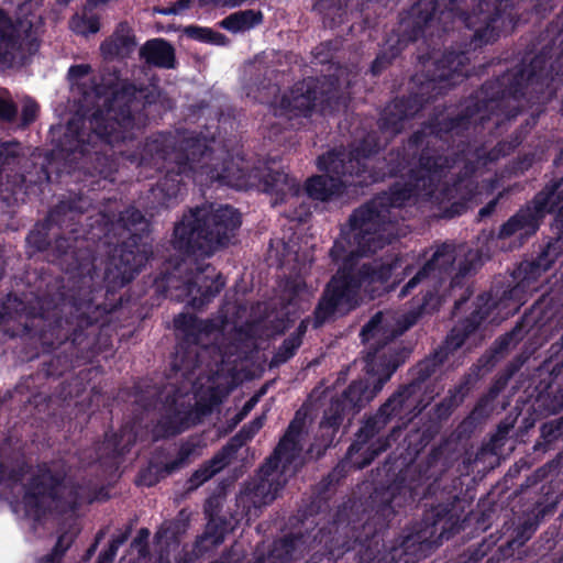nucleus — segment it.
Returning a JSON list of instances; mask_svg holds the SVG:
<instances>
[{"label":"nucleus","mask_w":563,"mask_h":563,"mask_svg":"<svg viewBox=\"0 0 563 563\" xmlns=\"http://www.w3.org/2000/svg\"><path fill=\"white\" fill-rule=\"evenodd\" d=\"M483 90L484 100L470 99L454 117L431 115L401 145L388 152L384 166L367 175L368 185L408 173L424 148L440 156H452V152L445 154L442 146H437L440 142L448 147L450 141L456 144L461 141L485 144L470 137L472 124L474 131L479 126L481 131L489 134H501L525 108L536 107V112L540 113L556 95L548 59L542 55H536L529 64H522L496 81L485 82Z\"/></svg>","instance_id":"f257e3e1"},{"label":"nucleus","mask_w":563,"mask_h":563,"mask_svg":"<svg viewBox=\"0 0 563 563\" xmlns=\"http://www.w3.org/2000/svg\"><path fill=\"white\" fill-rule=\"evenodd\" d=\"M521 142L520 132H516L510 140H501L490 148L461 141L452 147V156L424 148L406 181H396L387 191L354 209L346 223L397 236V222L390 219V209L402 208L419 198L435 203L441 219L460 217L478 195L476 173L510 155Z\"/></svg>","instance_id":"f03ea898"},{"label":"nucleus","mask_w":563,"mask_h":563,"mask_svg":"<svg viewBox=\"0 0 563 563\" xmlns=\"http://www.w3.org/2000/svg\"><path fill=\"white\" fill-rule=\"evenodd\" d=\"M73 217V352L77 358L91 360L110 343L103 328L110 319L108 316L122 308V297L117 298V290L131 283L147 263L152 251L144 240L150 233V222L142 211L130 206L119 213L118 225L128 236L110 257L103 276L104 286L93 285L92 276H77L75 271L90 273L95 256L88 253L79 262V236L74 228Z\"/></svg>","instance_id":"7ed1b4c3"},{"label":"nucleus","mask_w":563,"mask_h":563,"mask_svg":"<svg viewBox=\"0 0 563 563\" xmlns=\"http://www.w3.org/2000/svg\"><path fill=\"white\" fill-rule=\"evenodd\" d=\"M454 14L461 24L474 31L470 43L465 44L468 48H449L437 58L432 47L427 53V59H433L431 67L424 65V71L411 77L409 93L394 98L380 111L377 125L382 133L391 137L401 133L406 121L468 77L470 49L496 42L517 22L512 0H456Z\"/></svg>","instance_id":"20e7f679"},{"label":"nucleus","mask_w":563,"mask_h":563,"mask_svg":"<svg viewBox=\"0 0 563 563\" xmlns=\"http://www.w3.org/2000/svg\"><path fill=\"white\" fill-rule=\"evenodd\" d=\"M396 238L347 223L341 225L340 234L329 251L331 262L338 269L325 285L313 310L314 329L322 327L339 310L354 309L362 286L385 285L389 282L401 267V258L397 254L385 261L364 263L361 266L358 263L362 257H368L391 244Z\"/></svg>","instance_id":"39448f33"},{"label":"nucleus","mask_w":563,"mask_h":563,"mask_svg":"<svg viewBox=\"0 0 563 563\" xmlns=\"http://www.w3.org/2000/svg\"><path fill=\"white\" fill-rule=\"evenodd\" d=\"M455 247L443 243L437 247L418 272L401 287L399 297L405 298L416 289L419 291L411 298L409 310L395 320L389 313L377 311L362 328L364 340L379 338L380 340L396 339L413 327L426 316L438 312L444 302L443 288L448 279L450 286L460 277H465L472 271L467 260L459 263L455 271Z\"/></svg>","instance_id":"423d86ee"},{"label":"nucleus","mask_w":563,"mask_h":563,"mask_svg":"<svg viewBox=\"0 0 563 563\" xmlns=\"http://www.w3.org/2000/svg\"><path fill=\"white\" fill-rule=\"evenodd\" d=\"M208 154V144L203 140L159 132L145 140L141 150L131 155V162L136 164L139 175L145 179L164 172L155 190L162 195V203L168 207L178 197L184 177L191 178L199 173Z\"/></svg>","instance_id":"0eeeda50"},{"label":"nucleus","mask_w":563,"mask_h":563,"mask_svg":"<svg viewBox=\"0 0 563 563\" xmlns=\"http://www.w3.org/2000/svg\"><path fill=\"white\" fill-rule=\"evenodd\" d=\"M360 336L363 343L373 342L371 349L374 351L368 352L366 357L367 377L352 380L340 396L331 399L329 407L324 410L319 428L329 435V443L332 442L344 419L350 420L365 408L412 352L411 347L402 344L385 349L395 339L364 340L362 332Z\"/></svg>","instance_id":"6e6552de"},{"label":"nucleus","mask_w":563,"mask_h":563,"mask_svg":"<svg viewBox=\"0 0 563 563\" xmlns=\"http://www.w3.org/2000/svg\"><path fill=\"white\" fill-rule=\"evenodd\" d=\"M241 224L242 214L232 206H197L175 223L170 244L184 257L209 258L229 246Z\"/></svg>","instance_id":"1a4fd4ad"},{"label":"nucleus","mask_w":563,"mask_h":563,"mask_svg":"<svg viewBox=\"0 0 563 563\" xmlns=\"http://www.w3.org/2000/svg\"><path fill=\"white\" fill-rule=\"evenodd\" d=\"M97 97L110 95L103 107L96 109L90 119L92 134L102 143L114 146L131 137L134 113L156 102L157 93L147 87H136L133 82L104 88L96 85Z\"/></svg>","instance_id":"9d476101"},{"label":"nucleus","mask_w":563,"mask_h":563,"mask_svg":"<svg viewBox=\"0 0 563 563\" xmlns=\"http://www.w3.org/2000/svg\"><path fill=\"white\" fill-rule=\"evenodd\" d=\"M209 153L199 167L200 174H206L212 181H218L235 189L252 187L273 197V205H282L288 198L297 197L300 188L296 178L284 170L268 166L249 168L244 159L235 161L228 153L221 163H212L214 150L208 145Z\"/></svg>","instance_id":"9b49d317"},{"label":"nucleus","mask_w":563,"mask_h":563,"mask_svg":"<svg viewBox=\"0 0 563 563\" xmlns=\"http://www.w3.org/2000/svg\"><path fill=\"white\" fill-rule=\"evenodd\" d=\"M456 0H418L399 13L398 25L387 34L384 44L372 62L373 76L382 75L401 54L409 43L418 41L431 29L434 18L439 22L446 19L457 20Z\"/></svg>","instance_id":"f8f14e48"},{"label":"nucleus","mask_w":563,"mask_h":563,"mask_svg":"<svg viewBox=\"0 0 563 563\" xmlns=\"http://www.w3.org/2000/svg\"><path fill=\"white\" fill-rule=\"evenodd\" d=\"M496 305L497 303L490 294L484 292L478 295L475 302V309L470 313V316L457 322L451 333L446 336L444 346L435 350L409 369V383L405 384L407 388L423 398L427 382L448 360L449 352H453L462 347L466 339L490 316L493 310L496 308Z\"/></svg>","instance_id":"ddd939ff"},{"label":"nucleus","mask_w":563,"mask_h":563,"mask_svg":"<svg viewBox=\"0 0 563 563\" xmlns=\"http://www.w3.org/2000/svg\"><path fill=\"white\" fill-rule=\"evenodd\" d=\"M347 108V99L333 82L308 77L297 81L278 101L282 114L309 118L313 112L334 115Z\"/></svg>","instance_id":"4468645a"},{"label":"nucleus","mask_w":563,"mask_h":563,"mask_svg":"<svg viewBox=\"0 0 563 563\" xmlns=\"http://www.w3.org/2000/svg\"><path fill=\"white\" fill-rule=\"evenodd\" d=\"M175 329L181 333L172 362L173 369L183 375L194 374L203 364V354L216 346L210 335L218 330L211 319H199L195 314L180 313L174 319Z\"/></svg>","instance_id":"2eb2a0df"},{"label":"nucleus","mask_w":563,"mask_h":563,"mask_svg":"<svg viewBox=\"0 0 563 563\" xmlns=\"http://www.w3.org/2000/svg\"><path fill=\"white\" fill-rule=\"evenodd\" d=\"M423 408V398L407 388L405 384L400 385L377 409L389 423L395 420V424L386 435L378 438L367 449L366 456L358 466L367 467L377 456L386 452L394 442L398 441L402 431Z\"/></svg>","instance_id":"dca6fc26"},{"label":"nucleus","mask_w":563,"mask_h":563,"mask_svg":"<svg viewBox=\"0 0 563 563\" xmlns=\"http://www.w3.org/2000/svg\"><path fill=\"white\" fill-rule=\"evenodd\" d=\"M385 145L378 133L372 131L347 152L333 150L320 155L317 165L321 172L353 176L356 178L354 184L363 188L368 186L367 175L373 170L368 165L369 158L378 154Z\"/></svg>","instance_id":"f3484780"},{"label":"nucleus","mask_w":563,"mask_h":563,"mask_svg":"<svg viewBox=\"0 0 563 563\" xmlns=\"http://www.w3.org/2000/svg\"><path fill=\"white\" fill-rule=\"evenodd\" d=\"M63 477L54 475L47 467L32 473L25 486L21 505L26 517L41 520L46 516H59L66 511Z\"/></svg>","instance_id":"a211bd4d"},{"label":"nucleus","mask_w":563,"mask_h":563,"mask_svg":"<svg viewBox=\"0 0 563 563\" xmlns=\"http://www.w3.org/2000/svg\"><path fill=\"white\" fill-rule=\"evenodd\" d=\"M562 186L563 177L548 183L530 202L521 207L500 225L497 238L504 240L516 233L526 236L536 234L545 214L555 212L556 202L554 200L558 199Z\"/></svg>","instance_id":"6ab92c4d"},{"label":"nucleus","mask_w":563,"mask_h":563,"mask_svg":"<svg viewBox=\"0 0 563 563\" xmlns=\"http://www.w3.org/2000/svg\"><path fill=\"white\" fill-rule=\"evenodd\" d=\"M556 509V503H542L537 500L531 509V514H528L527 519L520 525L517 530V536L512 541L507 542L508 548H511L512 543L519 541V544H523L525 541L529 540L533 532L537 530L541 520L547 516L553 515ZM493 551V543L482 541L474 548H468L467 552L459 558L455 563H482L483 560ZM509 549H505L503 545L498 547L490 556H488L485 563H514V560L509 558Z\"/></svg>","instance_id":"aec40b11"},{"label":"nucleus","mask_w":563,"mask_h":563,"mask_svg":"<svg viewBox=\"0 0 563 563\" xmlns=\"http://www.w3.org/2000/svg\"><path fill=\"white\" fill-rule=\"evenodd\" d=\"M225 282L222 275L216 273V268L208 264L202 267L194 279L185 284V290L190 297L189 303L195 309L207 306L224 288Z\"/></svg>","instance_id":"412c9836"},{"label":"nucleus","mask_w":563,"mask_h":563,"mask_svg":"<svg viewBox=\"0 0 563 563\" xmlns=\"http://www.w3.org/2000/svg\"><path fill=\"white\" fill-rule=\"evenodd\" d=\"M136 431L130 422L118 432H106L103 441L97 446V459L101 464L114 466L128 454L136 442Z\"/></svg>","instance_id":"4be33fe9"},{"label":"nucleus","mask_w":563,"mask_h":563,"mask_svg":"<svg viewBox=\"0 0 563 563\" xmlns=\"http://www.w3.org/2000/svg\"><path fill=\"white\" fill-rule=\"evenodd\" d=\"M389 422L384 418L378 410L375 413L367 416L361 423V427L355 433V439L350 444L346 451V459L356 470H363L358 466L363 459L366 456L367 449L379 438L377 437Z\"/></svg>","instance_id":"5701e85b"},{"label":"nucleus","mask_w":563,"mask_h":563,"mask_svg":"<svg viewBox=\"0 0 563 563\" xmlns=\"http://www.w3.org/2000/svg\"><path fill=\"white\" fill-rule=\"evenodd\" d=\"M324 175H314L306 180L305 190L312 200L329 201L333 197L343 195L350 186L360 187L354 184L356 178L353 176H343L334 173L324 172Z\"/></svg>","instance_id":"b1692460"},{"label":"nucleus","mask_w":563,"mask_h":563,"mask_svg":"<svg viewBox=\"0 0 563 563\" xmlns=\"http://www.w3.org/2000/svg\"><path fill=\"white\" fill-rule=\"evenodd\" d=\"M201 413L203 411L178 404L173 399L159 420V427L166 435H177L195 426L200 420Z\"/></svg>","instance_id":"393cba45"},{"label":"nucleus","mask_w":563,"mask_h":563,"mask_svg":"<svg viewBox=\"0 0 563 563\" xmlns=\"http://www.w3.org/2000/svg\"><path fill=\"white\" fill-rule=\"evenodd\" d=\"M303 420L297 418L289 422L284 435L274 449L272 456L267 460V464L272 471H276L283 461L291 463L299 454L301 450L300 435L303 431Z\"/></svg>","instance_id":"a878e982"},{"label":"nucleus","mask_w":563,"mask_h":563,"mask_svg":"<svg viewBox=\"0 0 563 563\" xmlns=\"http://www.w3.org/2000/svg\"><path fill=\"white\" fill-rule=\"evenodd\" d=\"M140 58L163 69H174L177 65L175 47L162 37L147 40L140 48Z\"/></svg>","instance_id":"bb28decb"},{"label":"nucleus","mask_w":563,"mask_h":563,"mask_svg":"<svg viewBox=\"0 0 563 563\" xmlns=\"http://www.w3.org/2000/svg\"><path fill=\"white\" fill-rule=\"evenodd\" d=\"M274 472L266 463L261 467L258 478L246 485L244 493L255 506L269 505L276 499L280 485L269 479Z\"/></svg>","instance_id":"cd10ccee"},{"label":"nucleus","mask_w":563,"mask_h":563,"mask_svg":"<svg viewBox=\"0 0 563 563\" xmlns=\"http://www.w3.org/2000/svg\"><path fill=\"white\" fill-rule=\"evenodd\" d=\"M477 380L476 375L465 374L459 384L449 389L448 395L435 405L434 416L439 420H446L453 411L464 402Z\"/></svg>","instance_id":"c85d7f7f"},{"label":"nucleus","mask_w":563,"mask_h":563,"mask_svg":"<svg viewBox=\"0 0 563 563\" xmlns=\"http://www.w3.org/2000/svg\"><path fill=\"white\" fill-rule=\"evenodd\" d=\"M190 525V514L186 509L178 511L177 516L165 521L155 533L157 541L165 540L167 545L179 544L181 537L187 532Z\"/></svg>","instance_id":"c756f323"},{"label":"nucleus","mask_w":563,"mask_h":563,"mask_svg":"<svg viewBox=\"0 0 563 563\" xmlns=\"http://www.w3.org/2000/svg\"><path fill=\"white\" fill-rule=\"evenodd\" d=\"M135 45L134 35L122 34L119 33V31H115L101 43L100 52L106 59L125 57L132 53Z\"/></svg>","instance_id":"7c9ffc66"},{"label":"nucleus","mask_w":563,"mask_h":563,"mask_svg":"<svg viewBox=\"0 0 563 563\" xmlns=\"http://www.w3.org/2000/svg\"><path fill=\"white\" fill-rule=\"evenodd\" d=\"M263 22V13L260 10L247 9L231 13L219 25L232 33H238L255 27Z\"/></svg>","instance_id":"2f4dec72"},{"label":"nucleus","mask_w":563,"mask_h":563,"mask_svg":"<svg viewBox=\"0 0 563 563\" xmlns=\"http://www.w3.org/2000/svg\"><path fill=\"white\" fill-rule=\"evenodd\" d=\"M522 339V325L517 324L510 331L498 336L489 349L488 354H485L481 361L484 365H494L498 360L509 351L511 345H516Z\"/></svg>","instance_id":"473e14b6"},{"label":"nucleus","mask_w":563,"mask_h":563,"mask_svg":"<svg viewBox=\"0 0 563 563\" xmlns=\"http://www.w3.org/2000/svg\"><path fill=\"white\" fill-rule=\"evenodd\" d=\"M109 498L106 487H87L84 488L76 484L73 479V518L81 505H90L95 501H104ZM75 522L73 521V540L75 539Z\"/></svg>","instance_id":"72a5a7b5"},{"label":"nucleus","mask_w":563,"mask_h":563,"mask_svg":"<svg viewBox=\"0 0 563 563\" xmlns=\"http://www.w3.org/2000/svg\"><path fill=\"white\" fill-rule=\"evenodd\" d=\"M167 463L151 460L147 465L141 468L136 476V485L153 487L157 485L162 479L172 475L174 472H167Z\"/></svg>","instance_id":"f704fd0d"},{"label":"nucleus","mask_w":563,"mask_h":563,"mask_svg":"<svg viewBox=\"0 0 563 563\" xmlns=\"http://www.w3.org/2000/svg\"><path fill=\"white\" fill-rule=\"evenodd\" d=\"M87 159L91 164V167H87L91 176H99L103 180L113 181V175L117 172V163L111 156L95 151L93 154L87 156Z\"/></svg>","instance_id":"c9c22d12"},{"label":"nucleus","mask_w":563,"mask_h":563,"mask_svg":"<svg viewBox=\"0 0 563 563\" xmlns=\"http://www.w3.org/2000/svg\"><path fill=\"white\" fill-rule=\"evenodd\" d=\"M225 467L224 463L214 454L210 460L202 463L188 478V489H197L207 481Z\"/></svg>","instance_id":"e433bc0d"},{"label":"nucleus","mask_w":563,"mask_h":563,"mask_svg":"<svg viewBox=\"0 0 563 563\" xmlns=\"http://www.w3.org/2000/svg\"><path fill=\"white\" fill-rule=\"evenodd\" d=\"M494 399L489 398L487 394L481 396L471 412L461 422V428L464 430H473L482 424L490 415Z\"/></svg>","instance_id":"4c0bfd02"},{"label":"nucleus","mask_w":563,"mask_h":563,"mask_svg":"<svg viewBox=\"0 0 563 563\" xmlns=\"http://www.w3.org/2000/svg\"><path fill=\"white\" fill-rule=\"evenodd\" d=\"M184 34L191 40L207 44L224 45L228 42L224 34L216 32L210 27L199 25L186 26L184 29Z\"/></svg>","instance_id":"58836bf2"},{"label":"nucleus","mask_w":563,"mask_h":563,"mask_svg":"<svg viewBox=\"0 0 563 563\" xmlns=\"http://www.w3.org/2000/svg\"><path fill=\"white\" fill-rule=\"evenodd\" d=\"M251 438L245 430L240 429L229 441L216 453L227 466L236 453L249 442Z\"/></svg>","instance_id":"ea45409f"},{"label":"nucleus","mask_w":563,"mask_h":563,"mask_svg":"<svg viewBox=\"0 0 563 563\" xmlns=\"http://www.w3.org/2000/svg\"><path fill=\"white\" fill-rule=\"evenodd\" d=\"M199 441L189 439L183 442L178 449L175 460L168 462L167 472H177L189 463V460L199 454Z\"/></svg>","instance_id":"a19ab883"},{"label":"nucleus","mask_w":563,"mask_h":563,"mask_svg":"<svg viewBox=\"0 0 563 563\" xmlns=\"http://www.w3.org/2000/svg\"><path fill=\"white\" fill-rule=\"evenodd\" d=\"M345 477L343 467L335 466L312 488V493L319 496L331 498L335 487L340 484L341 479Z\"/></svg>","instance_id":"79ce46f5"},{"label":"nucleus","mask_w":563,"mask_h":563,"mask_svg":"<svg viewBox=\"0 0 563 563\" xmlns=\"http://www.w3.org/2000/svg\"><path fill=\"white\" fill-rule=\"evenodd\" d=\"M300 346L301 343L295 338H291L290 335L286 338L274 353L271 361V367L280 366L282 364L287 363L296 355Z\"/></svg>","instance_id":"37998d69"},{"label":"nucleus","mask_w":563,"mask_h":563,"mask_svg":"<svg viewBox=\"0 0 563 563\" xmlns=\"http://www.w3.org/2000/svg\"><path fill=\"white\" fill-rule=\"evenodd\" d=\"M228 529L229 522L225 518L211 517L207 522L203 538L210 539L213 544L218 545L224 541Z\"/></svg>","instance_id":"c03bdc74"},{"label":"nucleus","mask_w":563,"mask_h":563,"mask_svg":"<svg viewBox=\"0 0 563 563\" xmlns=\"http://www.w3.org/2000/svg\"><path fill=\"white\" fill-rule=\"evenodd\" d=\"M540 431L545 443L555 441L563 434V417L543 423Z\"/></svg>","instance_id":"a18cd8bd"},{"label":"nucleus","mask_w":563,"mask_h":563,"mask_svg":"<svg viewBox=\"0 0 563 563\" xmlns=\"http://www.w3.org/2000/svg\"><path fill=\"white\" fill-rule=\"evenodd\" d=\"M150 536L151 532L147 528H141L131 542V548L134 549L142 559H145L150 554Z\"/></svg>","instance_id":"49530a36"},{"label":"nucleus","mask_w":563,"mask_h":563,"mask_svg":"<svg viewBox=\"0 0 563 563\" xmlns=\"http://www.w3.org/2000/svg\"><path fill=\"white\" fill-rule=\"evenodd\" d=\"M329 498L316 495L311 492L310 500L306 505L303 516H316L329 508Z\"/></svg>","instance_id":"de8ad7c7"},{"label":"nucleus","mask_w":563,"mask_h":563,"mask_svg":"<svg viewBox=\"0 0 563 563\" xmlns=\"http://www.w3.org/2000/svg\"><path fill=\"white\" fill-rule=\"evenodd\" d=\"M265 390H261V393L253 395L249 400L245 401L243 407L240 409L239 412L234 415V417L231 420L230 428L236 427L244 418L253 410V408L256 406V404L260 400V397L262 394H264Z\"/></svg>","instance_id":"09e8293b"},{"label":"nucleus","mask_w":563,"mask_h":563,"mask_svg":"<svg viewBox=\"0 0 563 563\" xmlns=\"http://www.w3.org/2000/svg\"><path fill=\"white\" fill-rule=\"evenodd\" d=\"M510 379L511 377H508V375L501 371L494 378L488 390L485 394H487L489 398H493L495 400L499 396V394L508 386Z\"/></svg>","instance_id":"8fccbe9b"},{"label":"nucleus","mask_w":563,"mask_h":563,"mask_svg":"<svg viewBox=\"0 0 563 563\" xmlns=\"http://www.w3.org/2000/svg\"><path fill=\"white\" fill-rule=\"evenodd\" d=\"M18 112L15 103L9 96H0V119L11 121Z\"/></svg>","instance_id":"3c124183"},{"label":"nucleus","mask_w":563,"mask_h":563,"mask_svg":"<svg viewBox=\"0 0 563 563\" xmlns=\"http://www.w3.org/2000/svg\"><path fill=\"white\" fill-rule=\"evenodd\" d=\"M37 113H38V104L34 100H32L30 98H25L23 100V106H22L23 124L27 125L31 122H33L37 117Z\"/></svg>","instance_id":"603ef678"},{"label":"nucleus","mask_w":563,"mask_h":563,"mask_svg":"<svg viewBox=\"0 0 563 563\" xmlns=\"http://www.w3.org/2000/svg\"><path fill=\"white\" fill-rule=\"evenodd\" d=\"M265 422V415L254 418L249 423H245L241 429L246 431V434L251 440L258 433Z\"/></svg>","instance_id":"864d4df0"},{"label":"nucleus","mask_w":563,"mask_h":563,"mask_svg":"<svg viewBox=\"0 0 563 563\" xmlns=\"http://www.w3.org/2000/svg\"><path fill=\"white\" fill-rule=\"evenodd\" d=\"M526 361V356L521 354L517 355L506 365L503 372H505L508 375V377L512 378L521 369Z\"/></svg>","instance_id":"5fc2aeb1"},{"label":"nucleus","mask_w":563,"mask_h":563,"mask_svg":"<svg viewBox=\"0 0 563 563\" xmlns=\"http://www.w3.org/2000/svg\"><path fill=\"white\" fill-rule=\"evenodd\" d=\"M118 550L119 549H117L115 545L109 542L108 548L99 553L96 563H113Z\"/></svg>","instance_id":"6e6d98bb"},{"label":"nucleus","mask_w":563,"mask_h":563,"mask_svg":"<svg viewBox=\"0 0 563 563\" xmlns=\"http://www.w3.org/2000/svg\"><path fill=\"white\" fill-rule=\"evenodd\" d=\"M190 4H191L190 0H177V1L173 2L169 8L163 10L162 12L164 14H180L185 10L189 9Z\"/></svg>","instance_id":"4d7b16f0"},{"label":"nucleus","mask_w":563,"mask_h":563,"mask_svg":"<svg viewBox=\"0 0 563 563\" xmlns=\"http://www.w3.org/2000/svg\"><path fill=\"white\" fill-rule=\"evenodd\" d=\"M555 8V0H536L534 10L538 14H545Z\"/></svg>","instance_id":"13d9d810"},{"label":"nucleus","mask_w":563,"mask_h":563,"mask_svg":"<svg viewBox=\"0 0 563 563\" xmlns=\"http://www.w3.org/2000/svg\"><path fill=\"white\" fill-rule=\"evenodd\" d=\"M132 528L131 526H128L124 531L112 536L111 540L109 541L111 544L115 545L117 549H119L122 544H124L128 539L131 536Z\"/></svg>","instance_id":"bf43d9fd"},{"label":"nucleus","mask_w":563,"mask_h":563,"mask_svg":"<svg viewBox=\"0 0 563 563\" xmlns=\"http://www.w3.org/2000/svg\"><path fill=\"white\" fill-rule=\"evenodd\" d=\"M308 324H309L308 318L301 320L299 322L297 329L295 330V332H292L290 334V336L295 338L298 342H300L302 344L303 336L306 335L307 330H308Z\"/></svg>","instance_id":"052dcab7"},{"label":"nucleus","mask_w":563,"mask_h":563,"mask_svg":"<svg viewBox=\"0 0 563 563\" xmlns=\"http://www.w3.org/2000/svg\"><path fill=\"white\" fill-rule=\"evenodd\" d=\"M497 203H498V199L495 198V199L490 200L489 202H487L483 208H481L478 211L479 219H485L487 217H490L495 212Z\"/></svg>","instance_id":"680f3d73"},{"label":"nucleus","mask_w":563,"mask_h":563,"mask_svg":"<svg viewBox=\"0 0 563 563\" xmlns=\"http://www.w3.org/2000/svg\"><path fill=\"white\" fill-rule=\"evenodd\" d=\"M547 466L550 472L563 473V450Z\"/></svg>","instance_id":"e2e57ef3"},{"label":"nucleus","mask_w":563,"mask_h":563,"mask_svg":"<svg viewBox=\"0 0 563 563\" xmlns=\"http://www.w3.org/2000/svg\"><path fill=\"white\" fill-rule=\"evenodd\" d=\"M91 67L87 64L73 65V81L88 75Z\"/></svg>","instance_id":"0e129e2a"},{"label":"nucleus","mask_w":563,"mask_h":563,"mask_svg":"<svg viewBox=\"0 0 563 563\" xmlns=\"http://www.w3.org/2000/svg\"><path fill=\"white\" fill-rule=\"evenodd\" d=\"M278 324H276L274 327V329L278 332V333H284L287 329L290 328V324H291V320L289 319V316L288 313H285L284 317L282 319H278L277 320Z\"/></svg>","instance_id":"69168bd1"},{"label":"nucleus","mask_w":563,"mask_h":563,"mask_svg":"<svg viewBox=\"0 0 563 563\" xmlns=\"http://www.w3.org/2000/svg\"><path fill=\"white\" fill-rule=\"evenodd\" d=\"M20 151V145L18 143H8L3 145V150L0 152V156H3L4 154L5 159H8L9 155H16Z\"/></svg>","instance_id":"338daca9"},{"label":"nucleus","mask_w":563,"mask_h":563,"mask_svg":"<svg viewBox=\"0 0 563 563\" xmlns=\"http://www.w3.org/2000/svg\"><path fill=\"white\" fill-rule=\"evenodd\" d=\"M11 29V22L0 9V36L3 37L8 34V31Z\"/></svg>","instance_id":"774afa93"}]
</instances>
